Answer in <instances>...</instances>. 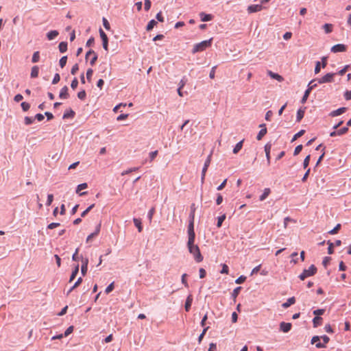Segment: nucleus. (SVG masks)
<instances>
[{"label": "nucleus", "instance_id": "obj_1", "mask_svg": "<svg viewBox=\"0 0 351 351\" xmlns=\"http://www.w3.org/2000/svg\"><path fill=\"white\" fill-rule=\"evenodd\" d=\"M190 254L193 255L194 259L197 263H200L203 261V256L202 255L199 248L197 245L193 244L187 245Z\"/></svg>", "mask_w": 351, "mask_h": 351}, {"label": "nucleus", "instance_id": "obj_2", "mask_svg": "<svg viewBox=\"0 0 351 351\" xmlns=\"http://www.w3.org/2000/svg\"><path fill=\"white\" fill-rule=\"evenodd\" d=\"M212 41H213V38H211L208 40H204L199 43L195 44L193 48L192 53H195L205 50L206 48L211 46Z\"/></svg>", "mask_w": 351, "mask_h": 351}, {"label": "nucleus", "instance_id": "obj_3", "mask_svg": "<svg viewBox=\"0 0 351 351\" xmlns=\"http://www.w3.org/2000/svg\"><path fill=\"white\" fill-rule=\"evenodd\" d=\"M317 272V267L314 265H311L308 269H304L302 273L299 276L301 280H305L307 277L314 276Z\"/></svg>", "mask_w": 351, "mask_h": 351}, {"label": "nucleus", "instance_id": "obj_4", "mask_svg": "<svg viewBox=\"0 0 351 351\" xmlns=\"http://www.w3.org/2000/svg\"><path fill=\"white\" fill-rule=\"evenodd\" d=\"M211 155H212V153L210 154L205 162H204V167H203V169H202V176H201V180H202V182L203 183L204 181V178H205V176H206V173L207 171V169L210 164V161H211Z\"/></svg>", "mask_w": 351, "mask_h": 351}, {"label": "nucleus", "instance_id": "obj_5", "mask_svg": "<svg viewBox=\"0 0 351 351\" xmlns=\"http://www.w3.org/2000/svg\"><path fill=\"white\" fill-rule=\"evenodd\" d=\"M335 75V73H328L326 74L322 77L317 79V82L319 84H324V83H328L331 82L333 80V77Z\"/></svg>", "mask_w": 351, "mask_h": 351}, {"label": "nucleus", "instance_id": "obj_6", "mask_svg": "<svg viewBox=\"0 0 351 351\" xmlns=\"http://www.w3.org/2000/svg\"><path fill=\"white\" fill-rule=\"evenodd\" d=\"M347 49V46L343 44H337L332 47L330 51L333 53L343 52Z\"/></svg>", "mask_w": 351, "mask_h": 351}, {"label": "nucleus", "instance_id": "obj_7", "mask_svg": "<svg viewBox=\"0 0 351 351\" xmlns=\"http://www.w3.org/2000/svg\"><path fill=\"white\" fill-rule=\"evenodd\" d=\"M82 259V267H81V273L83 276L86 274L88 270V258L81 257Z\"/></svg>", "mask_w": 351, "mask_h": 351}, {"label": "nucleus", "instance_id": "obj_8", "mask_svg": "<svg viewBox=\"0 0 351 351\" xmlns=\"http://www.w3.org/2000/svg\"><path fill=\"white\" fill-rule=\"evenodd\" d=\"M263 8L261 4H253L250 5L247 8V12L249 13H254L262 10Z\"/></svg>", "mask_w": 351, "mask_h": 351}, {"label": "nucleus", "instance_id": "obj_9", "mask_svg": "<svg viewBox=\"0 0 351 351\" xmlns=\"http://www.w3.org/2000/svg\"><path fill=\"white\" fill-rule=\"evenodd\" d=\"M292 324L289 322H281L280 324V330L283 332H288L291 330Z\"/></svg>", "mask_w": 351, "mask_h": 351}, {"label": "nucleus", "instance_id": "obj_10", "mask_svg": "<svg viewBox=\"0 0 351 351\" xmlns=\"http://www.w3.org/2000/svg\"><path fill=\"white\" fill-rule=\"evenodd\" d=\"M259 127L261 128V130L259 131L256 136V139L258 141L261 140L263 137L267 134V132L265 124H261Z\"/></svg>", "mask_w": 351, "mask_h": 351}, {"label": "nucleus", "instance_id": "obj_11", "mask_svg": "<svg viewBox=\"0 0 351 351\" xmlns=\"http://www.w3.org/2000/svg\"><path fill=\"white\" fill-rule=\"evenodd\" d=\"M346 110H347V108L341 107L335 110L330 112L329 115L332 117H335L341 115V114L344 113Z\"/></svg>", "mask_w": 351, "mask_h": 351}, {"label": "nucleus", "instance_id": "obj_12", "mask_svg": "<svg viewBox=\"0 0 351 351\" xmlns=\"http://www.w3.org/2000/svg\"><path fill=\"white\" fill-rule=\"evenodd\" d=\"M69 88L66 86L62 87L60 90L59 97L62 99H67L69 97V94L68 93Z\"/></svg>", "mask_w": 351, "mask_h": 351}, {"label": "nucleus", "instance_id": "obj_13", "mask_svg": "<svg viewBox=\"0 0 351 351\" xmlns=\"http://www.w3.org/2000/svg\"><path fill=\"white\" fill-rule=\"evenodd\" d=\"M193 296L192 295H189L186 299L185 304H184V308L186 312H189L191 309V304L193 302Z\"/></svg>", "mask_w": 351, "mask_h": 351}, {"label": "nucleus", "instance_id": "obj_14", "mask_svg": "<svg viewBox=\"0 0 351 351\" xmlns=\"http://www.w3.org/2000/svg\"><path fill=\"white\" fill-rule=\"evenodd\" d=\"M86 188H88L87 183L80 184L77 185V186L76 193H79L80 196H83V195H86L87 193V192L80 193V191L83 189H86Z\"/></svg>", "mask_w": 351, "mask_h": 351}, {"label": "nucleus", "instance_id": "obj_15", "mask_svg": "<svg viewBox=\"0 0 351 351\" xmlns=\"http://www.w3.org/2000/svg\"><path fill=\"white\" fill-rule=\"evenodd\" d=\"M75 112L72 109L70 108L64 112L62 118L64 119H73L75 117Z\"/></svg>", "mask_w": 351, "mask_h": 351}, {"label": "nucleus", "instance_id": "obj_16", "mask_svg": "<svg viewBox=\"0 0 351 351\" xmlns=\"http://www.w3.org/2000/svg\"><path fill=\"white\" fill-rule=\"evenodd\" d=\"M271 145L270 143H267L265 145V155H266V158H267V163L268 165L270 164V151H271Z\"/></svg>", "mask_w": 351, "mask_h": 351}, {"label": "nucleus", "instance_id": "obj_17", "mask_svg": "<svg viewBox=\"0 0 351 351\" xmlns=\"http://www.w3.org/2000/svg\"><path fill=\"white\" fill-rule=\"evenodd\" d=\"M295 297H291L289 298L287 302H284L282 304V306L284 308H287L288 307H289L291 305L295 304Z\"/></svg>", "mask_w": 351, "mask_h": 351}, {"label": "nucleus", "instance_id": "obj_18", "mask_svg": "<svg viewBox=\"0 0 351 351\" xmlns=\"http://www.w3.org/2000/svg\"><path fill=\"white\" fill-rule=\"evenodd\" d=\"M199 15L201 17V21L203 22L210 21L213 19V16L210 14H206L204 12H201L199 14Z\"/></svg>", "mask_w": 351, "mask_h": 351}, {"label": "nucleus", "instance_id": "obj_19", "mask_svg": "<svg viewBox=\"0 0 351 351\" xmlns=\"http://www.w3.org/2000/svg\"><path fill=\"white\" fill-rule=\"evenodd\" d=\"M58 34L59 32L57 30H51L47 34V38L48 40H51L57 37Z\"/></svg>", "mask_w": 351, "mask_h": 351}, {"label": "nucleus", "instance_id": "obj_20", "mask_svg": "<svg viewBox=\"0 0 351 351\" xmlns=\"http://www.w3.org/2000/svg\"><path fill=\"white\" fill-rule=\"evenodd\" d=\"M268 75L271 78L275 79V80H278V82H282L283 80V77L281 75H280L278 73H274V72H272L271 71H268Z\"/></svg>", "mask_w": 351, "mask_h": 351}, {"label": "nucleus", "instance_id": "obj_21", "mask_svg": "<svg viewBox=\"0 0 351 351\" xmlns=\"http://www.w3.org/2000/svg\"><path fill=\"white\" fill-rule=\"evenodd\" d=\"M188 242L187 245H191L195 243V232H188Z\"/></svg>", "mask_w": 351, "mask_h": 351}, {"label": "nucleus", "instance_id": "obj_22", "mask_svg": "<svg viewBox=\"0 0 351 351\" xmlns=\"http://www.w3.org/2000/svg\"><path fill=\"white\" fill-rule=\"evenodd\" d=\"M322 318L319 316H315L313 319V324L314 328H317L322 324Z\"/></svg>", "mask_w": 351, "mask_h": 351}, {"label": "nucleus", "instance_id": "obj_23", "mask_svg": "<svg viewBox=\"0 0 351 351\" xmlns=\"http://www.w3.org/2000/svg\"><path fill=\"white\" fill-rule=\"evenodd\" d=\"M67 43L62 41L59 43L58 49L60 53H64L67 50Z\"/></svg>", "mask_w": 351, "mask_h": 351}, {"label": "nucleus", "instance_id": "obj_24", "mask_svg": "<svg viewBox=\"0 0 351 351\" xmlns=\"http://www.w3.org/2000/svg\"><path fill=\"white\" fill-rule=\"evenodd\" d=\"M38 71H39V68L38 66H34L32 68V70H31V73H30V77L32 78H36L38 77Z\"/></svg>", "mask_w": 351, "mask_h": 351}, {"label": "nucleus", "instance_id": "obj_25", "mask_svg": "<svg viewBox=\"0 0 351 351\" xmlns=\"http://www.w3.org/2000/svg\"><path fill=\"white\" fill-rule=\"evenodd\" d=\"M133 221L135 226L138 228V231L141 232L143 230L141 220L140 219L134 218Z\"/></svg>", "mask_w": 351, "mask_h": 351}, {"label": "nucleus", "instance_id": "obj_26", "mask_svg": "<svg viewBox=\"0 0 351 351\" xmlns=\"http://www.w3.org/2000/svg\"><path fill=\"white\" fill-rule=\"evenodd\" d=\"M82 282V278L80 277L75 284L69 289L67 291L66 295H68L73 290H74L76 287H77Z\"/></svg>", "mask_w": 351, "mask_h": 351}, {"label": "nucleus", "instance_id": "obj_27", "mask_svg": "<svg viewBox=\"0 0 351 351\" xmlns=\"http://www.w3.org/2000/svg\"><path fill=\"white\" fill-rule=\"evenodd\" d=\"M243 143V140L239 141V143H237L236 144V145L234 146L233 151H232L234 154H238L239 152L242 149Z\"/></svg>", "mask_w": 351, "mask_h": 351}, {"label": "nucleus", "instance_id": "obj_28", "mask_svg": "<svg viewBox=\"0 0 351 351\" xmlns=\"http://www.w3.org/2000/svg\"><path fill=\"white\" fill-rule=\"evenodd\" d=\"M78 272H79V265H77L75 267L74 269L72 271L71 275L70 276L69 282L73 281L75 278Z\"/></svg>", "mask_w": 351, "mask_h": 351}, {"label": "nucleus", "instance_id": "obj_29", "mask_svg": "<svg viewBox=\"0 0 351 351\" xmlns=\"http://www.w3.org/2000/svg\"><path fill=\"white\" fill-rule=\"evenodd\" d=\"M156 25H157V21H156L154 19H152L151 21H149L148 24L147 25L146 30L147 32L151 31L154 27V26H156Z\"/></svg>", "mask_w": 351, "mask_h": 351}, {"label": "nucleus", "instance_id": "obj_30", "mask_svg": "<svg viewBox=\"0 0 351 351\" xmlns=\"http://www.w3.org/2000/svg\"><path fill=\"white\" fill-rule=\"evenodd\" d=\"M304 116V110L300 108L297 112L296 121L300 122Z\"/></svg>", "mask_w": 351, "mask_h": 351}, {"label": "nucleus", "instance_id": "obj_31", "mask_svg": "<svg viewBox=\"0 0 351 351\" xmlns=\"http://www.w3.org/2000/svg\"><path fill=\"white\" fill-rule=\"evenodd\" d=\"M311 91V88H307L305 90V92L304 93V95H303V97H302V98L301 99V103L302 104L306 103V100H307V99H308V97L309 96V94H310Z\"/></svg>", "mask_w": 351, "mask_h": 351}, {"label": "nucleus", "instance_id": "obj_32", "mask_svg": "<svg viewBox=\"0 0 351 351\" xmlns=\"http://www.w3.org/2000/svg\"><path fill=\"white\" fill-rule=\"evenodd\" d=\"M323 29H324L326 34H329L332 31V25L330 23H325L323 25Z\"/></svg>", "mask_w": 351, "mask_h": 351}, {"label": "nucleus", "instance_id": "obj_33", "mask_svg": "<svg viewBox=\"0 0 351 351\" xmlns=\"http://www.w3.org/2000/svg\"><path fill=\"white\" fill-rule=\"evenodd\" d=\"M40 59V52L38 51H35L33 53L32 58V62L36 63L39 61Z\"/></svg>", "mask_w": 351, "mask_h": 351}, {"label": "nucleus", "instance_id": "obj_34", "mask_svg": "<svg viewBox=\"0 0 351 351\" xmlns=\"http://www.w3.org/2000/svg\"><path fill=\"white\" fill-rule=\"evenodd\" d=\"M269 193H270V189H265L264 190L263 193L259 197L260 201L265 200L268 197Z\"/></svg>", "mask_w": 351, "mask_h": 351}, {"label": "nucleus", "instance_id": "obj_35", "mask_svg": "<svg viewBox=\"0 0 351 351\" xmlns=\"http://www.w3.org/2000/svg\"><path fill=\"white\" fill-rule=\"evenodd\" d=\"M195 204H192L191 206V213L189 214V219L194 220L195 219Z\"/></svg>", "mask_w": 351, "mask_h": 351}, {"label": "nucleus", "instance_id": "obj_36", "mask_svg": "<svg viewBox=\"0 0 351 351\" xmlns=\"http://www.w3.org/2000/svg\"><path fill=\"white\" fill-rule=\"evenodd\" d=\"M226 214H223L221 216L218 217L217 223V228H220L221 226L223 221L226 219Z\"/></svg>", "mask_w": 351, "mask_h": 351}, {"label": "nucleus", "instance_id": "obj_37", "mask_svg": "<svg viewBox=\"0 0 351 351\" xmlns=\"http://www.w3.org/2000/svg\"><path fill=\"white\" fill-rule=\"evenodd\" d=\"M66 62H67V56H62L59 61L60 66L61 68H64L65 66V65L66 64Z\"/></svg>", "mask_w": 351, "mask_h": 351}, {"label": "nucleus", "instance_id": "obj_38", "mask_svg": "<svg viewBox=\"0 0 351 351\" xmlns=\"http://www.w3.org/2000/svg\"><path fill=\"white\" fill-rule=\"evenodd\" d=\"M305 133V130H301L300 131H299L298 133H296L293 137L291 139V142H293L294 141H295L297 138L301 137L302 135H304V134Z\"/></svg>", "mask_w": 351, "mask_h": 351}, {"label": "nucleus", "instance_id": "obj_39", "mask_svg": "<svg viewBox=\"0 0 351 351\" xmlns=\"http://www.w3.org/2000/svg\"><path fill=\"white\" fill-rule=\"evenodd\" d=\"M327 244L328 245V253L329 254H333L334 252V243H332L330 241H327Z\"/></svg>", "mask_w": 351, "mask_h": 351}, {"label": "nucleus", "instance_id": "obj_40", "mask_svg": "<svg viewBox=\"0 0 351 351\" xmlns=\"http://www.w3.org/2000/svg\"><path fill=\"white\" fill-rule=\"evenodd\" d=\"M241 289V287H236L232 293V298L234 300L237 296L239 294V292Z\"/></svg>", "mask_w": 351, "mask_h": 351}, {"label": "nucleus", "instance_id": "obj_41", "mask_svg": "<svg viewBox=\"0 0 351 351\" xmlns=\"http://www.w3.org/2000/svg\"><path fill=\"white\" fill-rule=\"evenodd\" d=\"M95 206V204H93L90 206H89L85 210H84L82 214L81 217H84Z\"/></svg>", "mask_w": 351, "mask_h": 351}, {"label": "nucleus", "instance_id": "obj_42", "mask_svg": "<svg viewBox=\"0 0 351 351\" xmlns=\"http://www.w3.org/2000/svg\"><path fill=\"white\" fill-rule=\"evenodd\" d=\"M188 232H195L194 231V220H190L188 226Z\"/></svg>", "mask_w": 351, "mask_h": 351}, {"label": "nucleus", "instance_id": "obj_43", "mask_svg": "<svg viewBox=\"0 0 351 351\" xmlns=\"http://www.w3.org/2000/svg\"><path fill=\"white\" fill-rule=\"evenodd\" d=\"M341 224L338 223L333 229H332L331 230H330L328 232L329 234H335L338 232V231L340 230L341 228Z\"/></svg>", "mask_w": 351, "mask_h": 351}, {"label": "nucleus", "instance_id": "obj_44", "mask_svg": "<svg viewBox=\"0 0 351 351\" xmlns=\"http://www.w3.org/2000/svg\"><path fill=\"white\" fill-rule=\"evenodd\" d=\"M77 97L81 100H84L86 97V93L84 90L80 91L77 93Z\"/></svg>", "mask_w": 351, "mask_h": 351}, {"label": "nucleus", "instance_id": "obj_45", "mask_svg": "<svg viewBox=\"0 0 351 351\" xmlns=\"http://www.w3.org/2000/svg\"><path fill=\"white\" fill-rule=\"evenodd\" d=\"M348 128L343 127V128H341L340 130H337V133L338 134V136H341V135L346 134L348 132Z\"/></svg>", "mask_w": 351, "mask_h": 351}, {"label": "nucleus", "instance_id": "obj_46", "mask_svg": "<svg viewBox=\"0 0 351 351\" xmlns=\"http://www.w3.org/2000/svg\"><path fill=\"white\" fill-rule=\"evenodd\" d=\"M310 160H311L310 155H308L307 156H306V158H304V162H303L304 169H306L308 167V166L309 165Z\"/></svg>", "mask_w": 351, "mask_h": 351}, {"label": "nucleus", "instance_id": "obj_47", "mask_svg": "<svg viewBox=\"0 0 351 351\" xmlns=\"http://www.w3.org/2000/svg\"><path fill=\"white\" fill-rule=\"evenodd\" d=\"M34 120V118H33V117H25L24 119V122H25V125H31L32 123H33Z\"/></svg>", "mask_w": 351, "mask_h": 351}, {"label": "nucleus", "instance_id": "obj_48", "mask_svg": "<svg viewBox=\"0 0 351 351\" xmlns=\"http://www.w3.org/2000/svg\"><path fill=\"white\" fill-rule=\"evenodd\" d=\"M21 106L23 110L25 112L27 111L30 108L29 104L27 102H25V101L22 102L21 104Z\"/></svg>", "mask_w": 351, "mask_h": 351}, {"label": "nucleus", "instance_id": "obj_49", "mask_svg": "<svg viewBox=\"0 0 351 351\" xmlns=\"http://www.w3.org/2000/svg\"><path fill=\"white\" fill-rule=\"evenodd\" d=\"M114 282H112V283H110L106 288V290H105V293L106 294H108L110 293L111 291H112V290L114 289Z\"/></svg>", "mask_w": 351, "mask_h": 351}, {"label": "nucleus", "instance_id": "obj_50", "mask_svg": "<svg viewBox=\"0 0 351 351\" xmlns=\"http://www.w3.org/2000/svg\"><path fill=\"white\" fill-rule=\"evenodd\" d=\"M93 73V70L92 69H88L86 71V79L88 82L91 81Z\"/></svg>", "mask_w": 351, "mask_h": 351}, {"label": "nucleus", "instance_id": "obj_51", "mask_svg": "<svg viewBox=\"0 0 351 351\" xmlns=\"http://www.w3.org/2000/svg\"><path fill=\"white\" fill-rule=\"evenodd\" d=\"M154 213H155V208H152L149 210V212H148V213H147V218H148V219H149V222H151V221H152V217H153V215H154Z\"/></svg>", "mask_w": 351, "mask_h": 351}, {"label": "nucleus", "instance_id": "obj_52", "mask_svg": "<svg viewBox=\"0 0 351 351\" xmlns=\"http://www.w3.org/2000/svg\"><path fill=\"white\" fill-rule=\"evenodd\" d=\"M102 21H103V25L105 27V29L107 30H109L110 29V25L108 21L105 17H104L102 19Z\"/></svg>", "mask_w": 351, "mask_h": 351}, {"label": "nucleus", "instance_id": "obj_53", "mask_svg": "<svg viewBox=\"0 0 351 351\" xmlns=\"http://www.w3.org/2000/svg\"><path fill=\"white\" fill-rule=\"evenodd\" d=\"M151 5H152V2L150 0H145L144 9L145 11L149 10Z\"/></svg>", "mask_w": 351, "mask_h": 351}, {"label": "nucleus", "instance_id": "obj_54", "mask_svg": "<svg viewBox=\"0 0 351 351\" xmlns=\"http://www.w3.org/2000/svg\"><path fill=\"white\" fill-rule=\"evenodd\" d=\"M158 151L156 150V151H154V152H152L149 153V160L150 162H152V160H154L155 159V158L158 155Z\"/></svg>", "mask_w": 351, "mask_h": 351}, {"label": "nucleus", "instance_id": "obj_55", "mask_svg": "<svg viewBox=\"0 0 351 351\" xmlns=\"http://www.w3.org/2000/svg\"><path fill=\"white\" fill-rule=\"evenodd\" d=\"M331 260V258L329 256H326L324 258L322 261V265L324 267H326L329 264L330 261Z\"/></svg>", "mask_w": 351, "mask_h": 351}, {"label": "nucleus", "instance_id": "obj_56", "mask_svg": "<svg viewBox=\"0 0 351 351\" xmlns=\"http://www.w3.org/2000/svg\"><path fill=\"white\" fill-rule=\"evenodd\" d=\"M325 312V310L324 309H322V308H319V309H317V310H315L313 311V314L315 315V316H319L323 315Z\"/></svg>", "mask_w": 351, "mask_h": 351}, {"label": "nucleus", "instance_id": "obj_57", "mask_svg": "<svg viewBox=\"0 0 351 351\" xmlns=\"http://www.w3.org/2000/svg\"><path fill=\"white\" fill-rule=\"evenodd\" d=\"M246 280V277L245 276H241L238 278L236 279L235 283L237 284H242Z\"/></svg>", "mask_w": 351, "mask_h": 351}, {"label": "nucleus", "instance_id": "obj_58", "mask_svg": "<svg viewBox=\"0 0 351 351\" xmlns=\"http://www.w3.org/2000/svg\"><path fill=\"white\" fill-rule=\"evenodd\" d=\"M60 80V76L58 73H56L52 80V84H58Z\"/></svg>", "mask_w": 351, "mask_h": 351}, {"label": "nucleus", "instance_id": "obj_59", "mask_svg": "<svg viewBox=\"0 0 351 351\" xmlns=\"http://www.w3.org/2000/svg\"><path fill=\"white\" fill-rule=\"evenodd\" d=\"M302 148H303V146L302 145H298L295 148V150H294V152H293V155L294 156H297L298 155L300 152L302 150Z\"/></svg>", "mask_w": 351, "mask_h": 351}, {"label": "nucleus", "instance_id": "obj_60", "mask_svg": "<svg viewBox=\"0 0 351 351\" xmlns=\"http://www.w3.org/2000/svg\"><path fill=\"white\" fill-rule=\"evenodd\" d=\"M79 70V66H78V64H75L72 68H71V73L72 75H75L77 73V72Z\"/></svg>", "mask_w": 351, "mask_h": 351}, {"label": "nucleus", "instance_id": "obj_61", "mask_svg": "<svg viewBox=\"0 0 351 351\" xmlns=\"http://www.w3.org/2000/svg\"><path fill=\"white\" fill-rule=\"evenodd\" d=\"M228 271H229V269H228V265H226V264H223L222 265V269H221L220 273L222 274H228Z\"/></svg>", "mask_w": 351, "mask_h": 351}, {"label": "nucleus", "instance_id": "obj_62", "mask_svg": "<svg viewBox=\"0 0 351 351\" xmlns=\"http://www.w3.org/2000/svg\"><path fill=\"white\" fill-rule=\"evenodd\" d=\"M99 35H100L101 40L108 39L107 35L106 34V33L104 32V30L101 28L99 29Z\"/></svg>", "mask_w": 351, "mask_h": 351}, {"label": "nucleus", "instance_id": "obj_63", "mask_svg": "<svg viewBox=\"0 0 351 351\" xmlns=\"http://www.w3.org/2000/svg\"><path fill=\"white\" fill-rule=\"evenodd\" d=\"M78 86V80L76 77H75L72 82H71V87L75 90Z\"/></svg>", "mask_w": 351, "mask_h": 351}, {"label": "nucleus", "instance_id": "obj_64", "mask_svg": "<svg viewBox=\"0 0 351 351\" xmlns=\"http://www.w3.org/2000/svg\"><path fill=\"white\" fill-rule=\"evenodd\" d=\"M187 81V78L186 77H183L179 83L180 88H182L186 84Z\"/></svg>", "mask_w": 351, "mask_h": 351}]
</instances>
